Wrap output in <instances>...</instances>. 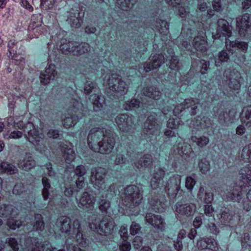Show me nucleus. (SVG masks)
<instances>
[{
  "mask_svg": "<svg viewBox=\"0 0 251 251\" xmlns=\"http://www.w3.org/2000/svg\"><path fill=\"white\" fill-rule=\"evenodd\" d=\"M21 5L27 11V14H36L35 13H33L34 11L33 7L26 0H21Z\"/></svg>",
  "mask_w": 251,
  "mask_h": 251,
  "instance_id": "a878e982",
  "label": "nucleus"
},
{
  "mask_svg": "<svg viewBox=\"0 0 251 251\" xmlns=\"http://www.w3.org/2000/svg\"><path fill=\"white\" fill-rule=\"evenodd\" d=\"M110 207V203L105 201H101L99 206L100 210L103 212H106Z\"/></svg>",
  "mask_w": 251,
  "mask_h": 251,
  "instance_id": "4c0bfd02",
  "label": "nucleus"
},
{
  "mask_svg": "<svg viewBox=\"0 0 251 251\" xmlns=\"http://www.w3.org/2000/svg\"><path fill=\"white\" fill-rule=\"evenodd\" d=\"M212 5L213 9L216 11L219 12L222 9L221 0H213Z\"/></svg>",
  "mask_w": 251,
  "mask_h": 251,
  "instance_id": "c9c22d12",
  "label": "nucleus"
},
{
  "mask_svg": "<svg viewBox=\"0 0 251 251\" xmlns=\"http://www.w3.org/2000/svg\"><path fill=\"white\" fill-rule=\"evenodd\" d=\"M33 227L37 231H42L44 229L45 224L41 215L39 214L35 215V222Z\"/></svg>",
  "mask_w": 251,
  "mask_h": 251,
  "instance_id": "6ab92c4d",
  "label": "nucleus"
},
{
  "mask_svg": "<svg viewBox=\"0 0 251 251\" xmlns=\"http://www.w3.org/2000/svg\"><path fill=\"white\" fill-rule=\"evenodd\" d=\"M231 34V27L227 22L221 19L218 21V27L217 29V37H220L222 35L230 36Z\"/></svg>",
  "mask_w": 251,
  "mask_h": 251,
  "instance_id": "0eeeda50",
  "label": "nucleus"
},
{
  "mask_svg": "<svg viewBox=\"0 0 251 251\" xmlns=\"http://www.w3.org/2000/svg\"><path fill=\"white\" fill-rule=\"evenodd\" d=\"M196 184L195 179L191 176H188L186 179L185 186L187 189L192 190Z\"/></svg>",
  "mask_w": 251,
  "mask_h": 251,
  "instance_id": "c756f323",
  "label": "nucleus"
},
{
  "mask_svg": "<svg viewBox=\"0 0 251 251\" xmlns=\"http://www.w3.org/2000/svg\"><path fill=\"white\" fill-rule=\"evenodd\" d=\"M141 226L139 224L133 222L130 227V232L132 235L138 234L141 230Z\"/></svg>",
  "mask_w": 251,
  "mask_h": 251,
  "instance_id": "bb28decb",
  "label": "nucleus"
},
{
  "mask_svg": "<svg viewBox=\"0 0 251 251\" xmlns=\"http://www.w3.org/2000/svg\"><path fill=\"white\" fill-rule=\"evenodd\" d=\"M0 168L3 172L8 173L10 175L15 174L18 171V170L15 166L5 162H3L1 163Z\"/></svg>",
  "mask_w": 251,
  "mask_h": 251,
  "instance_id": "412c9836",
  "label": "nucleus"
},
{
  "mask_svg": "<svg viewBox=\"0 0 251 251\" xmlns=\"http://www.w3.org/2000/svg\"><path fill=\"white\" fill-rule=\"evenodd\" d=\"M146 220L154 227L161 230L164 229L163 221L159 216L148 214L146 215Z\"/></svg>",
  "mask_w": 251,
  "mask_h": 251,
  "instance_id": "6e6552de",
  "label": "nucleus"
},
{
  "mask_svg": "<svg viewBox=\"0 0 251 251\" xmlns=\"http://www.w3.org/2000/svg\"><path fill=\"white\" fill-rule=\"evenodd\" d=\"M76 123V121L72 117H68L63 121V126L66 128H70L74 126Z\"/></svg>",
  "mask_w": 251,
  "mask_h": 251,
  "instance_id": "cd10ccee",
  "label": "nucleus"
},
{
  "mask_svg": "<svg viewBox=\"0 0 251 251\" xmlns=\"http://www.w3.org/2000/svg\"><path fill=\"white\" fill-rule=\"evenodd\" d=\"M175 248L178 251H181L182 249V243L181 241H176V242L175 244Z\"/></svg>",
  "mask_w": 251,
  "mask_h": 251,
  "instance_id": "052dcab7",
  "label": "nucleus"
},
{
  "mask_svg": "<svg viewBox=\"0 0 251 251\" xmlns=\"http://www.w3.org/2000/svg\"><path fill=\"white\" fill-rule=\"evenodd\" d=\"M160 181H159V180H157V179L153 178L151 179V186L152 187V188L153 189L157 188L159 186Z\"/></svg>",
  "mask_w": 251,
  "mask_h": 251,
  "instance_id": "8fccbe9b",
  "label": "nucleus"
},
{
  "mask_svg": "<svg viewBox=\"0 0 251 251\" xmlns=\"http://www.w3.org/2000/svg\"><path fill=\"white\" fill-rule=\"evenodd\" d=\"M24 191V186L22 184H17L13 188V192L16 195H20Z\"/></svg>",
  "mask_w": 251,
  "mask_h": 251,
  "instance_id": "e433bc0d",
  "label": "nucleus"
},
{
  "mask_svg": "<svg viewBox=\"0 0 251 251\" xmlns=\"http://www.w3.org/2000/svg\"><path fill=\"white\" fill-rule=\"evenodd\" d=\"M164 172L161 169H158L154 174V178L161 181L164 176Z\"/></svg>",
  "mask_w": 251,
  "mask_h": 251,
  "instance_id": "72a5a7b5",
  "label": "nucleus"
},
{
  "mask_svg": "<svg viewBox=\"0 0 251 251\" xmlns=\"http://www.w3.org/2000/svg\"><path fill=\"white\" fill-rule=\"evenodd\" d=\"M90 50V46L88 43H81L78 45H76V48L74 54L76 55H81L88 53Z\"/></svg>",
  "mask_w": 251,
  "mask_h": 251,
  "instance_id": "a211bd4d",
  "label": "nucleus"
},
{
  "mask_svg": "<svg viewBox=\"0 0 251 251\" xmlns=\"http://www.w3.org/2000/svg\"><path fill=\"white\" fill-rule=\"evenodd\" d=\"M245 117L249 122H251V106L248 107L245 110Z\"/></svg>",
  "mask_w": 251,
  "mask_h": 251,
  "instance_id": "a18cd8bd",
  "label": "nucleus"
},
{
  "mask_svg": "<svg viewBox=\"0 0 251 251\" xmlns=\"http://www.w3.org/2000/svg\"><path fill=\"white\" fill-rule=\"evenodd\" d=\"M207 8V3L205 2H201L198 4V9L201 11H205Z\"/></svg>",
  "mask_w": 251,
  "mask_h": 251,
  "instance_id": "3c124183",
  "label": "nucleus"
},
{
  "mask_svg": "<svg viewBox=\"0 0 251 251\" xmlns=\"http://www.w3.org/2000/svg\"><path fill=\"white\" fill-rule=\"evenodd\" d=\"M219 59L222 62H226L228 59V57L227 56V54L226 52L222 51H221L219 55Z\"/></svg>",
  "mask_w": 251,
  "mask_h": 251,
  "instance_id": "de8ad7c7",
  "label": "nucleus"
},
{
  "mask_svg": "<svg viewBox=\"0 0 251 251\" xmlns=\"http://www.w3.org/2000/svg\"><path fill=\"white\" fill-rule=\"evenodd\" d=\"M126 116L124 115H122L121 116L118 117L117 119V123L118 124L119 127L122 129H124V126H122V120H123L124 122H125Z\"/></svg>",
  "mask_w": 251,
  "mask_h": 251,
  "instance_id": "603ef678",
  "label": "nucleus"
},
{
  "mask_svg": "<svg viewBox=\"0 0 251 251\" xmlns=\"http://www.w3.org/2000/svg\"><path fill=\"white\" fill-rule=\"evenodd\" d=\"M105 176V170L103 168H99L96 171L95 175V184L97 185H102L104 182Z\"/></svg>",
  "mask_w": 251,
  "mask_h": 251,
  "instance_id": "dca6fc26",
  "label": "nucleus"
},
{
  "mask_svg": "<svg viewBox=\"0 0 251 251\" xmlns=\"http://www.w3.org/2000/svg\"><path fill=\"white\" fill-rule=\"evenodd\" d=\"M164 57L162 54H155L153 56L151 65L147 63L144 66V70L148 72L151 70L159 67L164 62Z\"/></svg>",
  "mask_w": 251,
  "mask_h": 251,
  "instance_id": "1a4fd4ad",
  "label": "nucleus"
},
{
  "mask_svg": "<svg viewBox=\"0 0 251 251\" xmlns=\"http://www.w3.org/2000/svg\"><path fill=\"white\" fill-rule=\"evenodd\" d=\"M60 48L64 54H67L70 53L74 54L76 48V44L71 42L64 43L60 46Z\"/></svg>",
  "mask_w": 251,
  "mask_h": 251,
  "instance_id": "4468645a",
  "label": "nucleus"
},
{
  "mask_svg": "<svg viewBox=\"0 0 251 251\" xmlns=\"http://www.w3.org/2000/svg\"><path fill=\"white\" fill-rule=\"evenodd\" d=\"M96 30L95 27L87 26L85 28V31L87 34L94 33Z\"/></svg>",
  "mask_w": 251,
  "mask_h": 251,
  "instance_id": "69168bd1",
  "label": "nucleus"
},
{
  "mask_svg": "<svg viewBox=\"0 0 251 251\" xmlns=\"http://www.w3.org/2000/svg\"><path fill=\"white\" fill-rule=\"evenodd\" d=\"M209 143V139L206 137H201L197 139V145L201 147H203L207 145Z\"/></svg>",
  "mask_w": 251,
  "mask_h": 251,
  "instance_id": "7c9ffc66",
  "label": "nucleus"
},
{
  "mask_svg": "<svg viewBox=\"0 0 251 251\" xmlns=\"http://www.w3.org/2000/svg\"><path fill=\"white\" fill-rule=\"evenodd\" d=\"M199 167L202 173H205L209 169V165L208 163H206L203 161H201L199 163Z\"/></svg>",
  "mask_w": 251,
  "mask_h": 251,
  "instance_id": "ea45409f",
  "label": "nucleus"
},
{
  "mask_svg": "<svg viewBox=\"0 0 251 251\" xmlns=\"http://www.w3.org/2000/svg\"><path fill=\"white\" fill-rule=\"evenodd\" d=\"M143 243V239L140 236H136L133 241L134 247L137 249H139Z\"/></svg>",
  "mask_w": 251,
  "mask_h": 251,
  "instance_id": "473e14b6",
  "label": "nucleus"
},
{
  "mask_svg": "<svg viewBox=\"0 0 251 251\" xmlns=\"http://www.w3.org/2000/svg\"><path fill=\"white\" fill-rule=\"evenodd\" d=\"M22 164V167L25 170L32 169L35 166V161L31 156L26 155L24 157Z\"/></svg>",
  "mask_w": 251,
  "mask_h": 251,
  "instance_id": "aec40b11",
  "label": "nucleus"
},
{
  "mask_svg": "<svg viewBox=\"0 0 251 251\" xmlns=\"http://www.w3.org/2000/svg\"><path fill=\"white\" fill-rule=\"evenodd\" d=\"M237 47L238 48H239L240 49L243 50H246L248 48V45L247 43H245V42H241V43H239L238 44H237Z\"/></svg>",
  "mask_w": 251,
  "mask_h": 251,
  "instance_id": "680f3d73",
  "label": "nucleus"
},
{
  "mask_svg": "<svg viewBox=\"0 0 251 251\" xmlns=\"http://www.w3.org/2000/svg\"><path fill=\"white\" fill-rule=\"evenodd\" d=\"M213 212V208L211 205H206L204 208V213L207 215H211Z\"/></svg>",
  "mask_w": 251,
  "mask_h": 251,
  "instance_id": "6e6d98bb",
  "label": "nucleus"
},
{
  "mask_svg": "<svg viewBox=\"0 0 251 251\" xmlns=\"http://www.w3.org/2000/svg\"><path fill=\"white\" fill-rule=\"evenodd\" d=\"M207 249L217 251L219 250L218 243L215 240H208Z\"/></svg>",
  "mask_w": 251,
  "mask_h": 251,
  "instance_id": "c85d7f7f",
  "label": "nucleus"
},
{
  "mask_svg": "<svg viewBox=\"0 0 251 251\" xmlns=\"http://www.w3.org/2000/svg\"><path fill=\"white\" fill-rule=\"evenodd\" d=\"M242 157L246 161L251 162V144L243 150Z\"/></svg>",
  "mask_w": 251,
  "mask_h": 251,
  "instance_id": "393cba45",
  "label": "nucleus"
},
{
  "mask_svg": "<svg viewBox=\"0 0 251 251\" xmlns=\"http://www.w3.org/2000/svg\"><path fill=\"white\" fill-rule=\"evenodd\" d=\"M126 199L133 205H138L141 201L142 196L138 188L134 186H128L126 189Z\"/></svg>",
  "mask_w": 251,
  "mask_h": 251,
  "instance_id": "f257e3e1",
  "label": "nucleus"
},
{
  "mask_svg": "<svg viewBox=\"0 0 251 251\" xmlns=\"http://www.w3.org/2000/svg\"><path fill=\"white\" fill-rule=\"evenodd\" d=\"M63 157L67 163L73 162L75 158V151L71 148L67 147H63Z\"/></svg>",
  "mask_w": 251,
  "mask_h": 251,
  "instance_id": "ddd939ff",
  "label": "nucleus"
},
{
  "mask_svg": "<svg viewBox=\"0 0 251 251\" xmlns=\"http://www.w3.org/2000/svg\"><path fill=\"white\" fill-rule=\"evenodd\" d=\"M138 0H124L120 4L121 8L124 11H128L137 2Z\"/></svg>",
  "mask_w": 251,
  "mask_h": 251,
  "instance_id": "5701e85b",
  "label": "nucleus"
},
{
  "mask_svg": "<svg viewBox=\"0 0 251 251\" xmlns=\"http://www.w3.org/2000/svg\"><path fill=\"white\" fill-rule=\"evenodd\" d=\"M23 136V133L18 130H15L11 132L9 135V138L13 139H19Z\"/></svg>",
  "mask_w": 251,
  "mask_h": 251,
  "instance_id": "f704fd0d",
  "label": "nucleus"
},
{
  "mask_svg": "<svg viewBox=\"0 0 251 251\" xmlns=\"http://www.w3.org/2000/svg\"><path fill=\"white\" fill-rule=\"evenodd\" d=\"M242 177L247 183H251V171L248 170L245 173H242Z\"/></svg>",
  "mask_w": 251,
  "mask_h": 251,
  "instance_id": "2f4dec72",
  "label": "nucleus"
},
{
  "mask_svg": "<svg viewBox=\"0 0 251 251\" xmlns=\"http://www.w3.org/2000/svg\"><path fill=\"white\" fill-rule=\"evenodd\" d=\"M249 17H242V18L237 21V25L239 27V32L241 35H245L247 28L250 26L248 24Z\"/></svg>",
  "mask_w": 251,
  "mask_h": 251,
  "instance_id": "f3484780",
  "label": "nucleus"
},
{
  "mask_svg": "<svg viewBox=\"0 0 251 251\" xmlns=\"http://www.w3.org/2000/svg\"><path fill=\"white\" fill-rule=\"evenodd\" d=\"M176 210L180 214L190 216L194 213L196 206L194 204L177 203L176 205Z\"/></svg>",
  "mask_w": 251,
  "mask_h": 251,
  "instance_id": "39448f33",
  "label": "nucleus"
},
{
  "mask_svg": "<svg viewBox=\"0 0 251 251\" xmlns=\"http://www.w3.org/2000/svg\"><path fill=\"white\" fill-rule=\"evenodd\" d=\"M166 3L170 6H176L181 4V0H165Z\"/></svg>",
  "mask_w": 251,
  "mask_h": 251,
  "instance_id": "49530a36",
  "label": "nucleus"
},
{
  "mask_svg": "<svg viewBox=\"0 0 251 251\" xmlns=\"http://www.w3.org/2000/svg\"><path fill=\"white\" fill-rule=\"evenodd\" d=\"M76 184L78 189H82L83 187L84 184L83 178H78L76 181Z\"/></svg>",
  "mask_w": 251,
  "mask_h": 251,
  "instance_id": "bf43d9fd",
  "label": "nucleus"
},
{
  "mask_svg": "<svg viewBox=\"0 0 251 251\" xmlns=\"http://www.w3.org/2000/svg\"><path fill=\"white\" fill-rule=\"evenodd\" d=\"M115 145L113 138L111 137H104L102 141L98 143V147L94 148L95 151H100L101 153L110 152Z\"/></svg>",
  "mask_w": 251,
  "mask_h": 251,
  "instance_id": "f03ea898",
  "label": "nucleus"
},
{
  "mask_svg": "<svg viewBox=\"0 0 251 251\" xmlns=\"http://www.w3.org/2000/svg\"><path fill=\"white\" fill-rule=\"evenodd\" d=\"M7 224L9 228L13 230L20 227L22 225L21 222L19 221H16L14 223L13 221H9Z\"/></svg>",
  "mask_w": 251,
  "mask_h": 251,
  "instance_id": "58836bf2",
  "label": "nucleus"
},
{
  "mask_svg": "<svg viewBox=\"0 0 251 251\" xmlns=\"http://www.w3.org/2000/svg\"><path fill=\"white\" fill-rule=\"evenodd\" d=\"M110 88L111 90H114L122 95L125 94L127 91L126 83L120 79L116 84L110 86Z\"/></svg>",
  "mask_w": 251,
  "mask_h": 251,
  "instance_id": "2eb2a0df",
  "label": "nucleus"
},
{
  "mask_svg": "<svg viewBox=\"0 0 251 251\" xmlns=\"http://www.w3.org/2000/svg\"><path fill=\"white\" fill-rule=\"evenodd\" d=\"M42 183L44 185V189H50V185L49 182V180L47 177H44L42 178Z\"/></svg>",
  "mask_w": 251,
  "mask_h": 251,
  "instance_id": "864d4df0",
  "label": "nucleus"
},
{
  "mask_svg": "<svg viewBox=\"0 0 251 251\" xmlns=\"http://www.w3.org/2000/svg\"><path fill=\"white\" fill-rule=\"evenodd\" d=\"M115 223L112 219H103L100 224L99 229L101 234H109L112 232Z\"/></svg>",
  "mask_w": 251,
  "mask_h": 251,
  "instance_id": "423d86ee",
  "label": "nucleus"
},
{
  "mask_svg": "<svg viewBox=\"0 0 251 251\" xmlns=\"http://www.w3.org/2000/svg\"><path fill=\"white\" fill-rule=\"evenodd\" d=\"M49 189H43L42 191V195L45 200H47L49 197Z\"/></svg>",
  "mask_w": 251,
  "mask_h": 251,
  "instance_id": "0e129e2a",
  "label": "nucleus"
},
{
  "mask_svg": "<svg viewBox=\"0 0 251 251\" xmlns=\"http://www.w3.org/2000/svg\"><path fill=\"white\" fill-rule=\"evenodd\" d=\"M104 136L103 131L99 128H94L92 129L88 136V145L94 150L95 146H98V141Z\"/></svg>",
  "mask_w": 251,
  "mask_h": 251,
  "instance_id": "20e7f679",
  "label": "nucleus"
},
{
  "mask_svg": "<svg viewBox=\"0 0 251 251\" xmlns=\"http://www.w3.org/2000/svg\"><path fill=\"white\" fill-rule=\"evenodd\" d=\"M251 6V0H245L242 2V7L244 9H247Z\"/></svg>",
  "mask_w": 251,
  "mask_h": 251,
  "instance_id": "4d7b16f0",
  "label": "nucleus"
},
{
  "mask_svg": "<svg viewBox=\"0 0 251 251\" xmlns=\"http://www.w3.org/2000/svg\"><path fill=\"white\" fill-rule=\"evenodd\" d=\"M48 136L50 138L56 139L59 137V132L57 130L51 129L48 133Z\"/></svg>",
  "mask_w": 251,
  "mask_h": 251,
  "instance_id": "c03bdc74",
  "label": "nucleus"
},
{
  "mask_svg": "<svg viewBox=\"0 0 251 251\" xmlns=\"http://www.w3.org/2000/svg\"><path fill=\"white\" fill-rule=\"evenodd\" d=\"M56 0H40V8L44 11H48L54 7Z\"/></svg>",
  "mask_w": 251,
  "mask_h": 251,
  "instance_id": "4be33fe9",
  "label": "nucleus"
},
{
  "mask_svg": "<svg viewBox=\"0 0 251 251\" xmlns=\"http://www.w3.org/2000/svg\"><path fill=\"white\" fill-rule=\"evenodd\" d=\"M54 70L50 66L46 69L44 74H42L40 76L41 82L44 84H47L50 83L51 79L54 77L53 72Z\"/></svg>",
  "mask_w": 251,
  "mask_h": 251,
  "instance_id": "f8f14e48",
  "label": "nucleus"
},
{
  "mask_svg": "<svg viewBox=\"0 0 251 251\" xmlns=\"http://www.w3.org/2000/svg\"><path fill=\"white\" fill-rule=\"evenodd\" d=\"M75 19L73 20L72 25L75 27H79L80 25V22L78 17H74Z\"/></svg>",
  "mask_w": 251,
  "mask_h": 251,
  "instance_id": "5fc2aeb1",
  "label": "nucleus"
},
{
  "mask_svg": "<svg viewBox=\"0 0 251 251\" xmlns=\"http://www.w3.org/2000/svg\"><path fill=\"white\" fill-rule=\"evenodd\" d=\"M125 162L124 158L123 156H119L116 158L115 160V163L117 164H120L124 163Z\"/></svg>",
  "mask_w": 251,
  "mask_h": 251,
  "instance_id": "338daca9",
  "label": "nucleus"
},
{
  "mask_svg": "<svg viewBox=\"0 0 251 251\" xmlns=\"http://www.w3.org/2000/svg\"><path fill=\"white\" fill-rule=\"evenodd\" d=\"M9 243L15 251H18V243L16 240L14 238H10L9 240Z\"/></svg>",
  "mask_w": 251,
  "mask_h": 251,
  "instance_id": "09e8293b",
  "label": "nucleus"
},
{
  "mask_svg": "<svg viewBox=\"0 0 251 251\" xmlns=\"http://www.w3.org/2000/svg\"><path fill=\"white\" fill-rule=\"evenodd\" d=\"M58 227L62 233H67L71 228V220L67 217H63L58 223Z\"/></svg>",
  "mask_w": 251,
  "mask_h": 251,
  "instance_id": "9b49d317",
  "label": "nucleus"
},
{
  "mask_svg": "<svg viewBox=\"0 0 251 251\" xmlns=\"http://www.w3.org/2000/svg\"><path fill=\"white\" fill-rule=\"evenodd\" d=\"M95 199L87 192L83 193L79 200V206L88 211H92L94 208Z\"/></svg>",
  "mask_w": 251,
  "mask_h": 251,
  "instance_id": "7ed1b4c3",
  "label": "nucleus"
},
{
  "mask_svg": "<svg viewBox=\"0 0 251 251\" xmlns=\"http://www.w3.org/2000/svg\"><path fill=\"white\" fill-rule=\"evenodd\" d=\"M208 240L201 239L199 240L197 243V246L199 249L203 250L207 249Z\"/></svg>",
  "mask_w": 251,
  "mask_h": 251,
  "instance_id": "a19ab883",
  "label": "nucleus"
},
{
  "mask_svg": "<svg viewBox=\"0 0 251 251\" xmlns=\"http://www.w3.org/2000/svg\"><path fill=\"white\" fill-rule=\"evenodd\" d=\"M75 174L77 176H82L84 175L85 173V169L83 166H78L77 167L75 170Z\"/></svg>",
  "mask_w": 251,
  "mask_h": 251,
  "instance_id": "37998d69",
  "label": "nucleus"
},
{
  "mask_svg": "<svg viewBox=\"0 0 251 251\" xmlns=\"http://www.w3.org/2000/svg\"><path fill=\"white\" fill-rule=\"evenodd\" d=\"M201 223V219L199 217H197L195 218L194 221V225L195 226L199 227Z\"/></svg>",
  "mask_w": 251,
  "mask_h": 251,
  "instance_id": "774afa93",
  "label": "nucleus"
},
{
  "mask_svg": "<svg viewBox=\"0 0 251 251\" xmlns=\"http://www.w3.org/2000/svg\"><path fill=\"white\" fill-rule=\"evenodd\" d=\"M131 249V246L129 242L123 243L120 246V251H130Z\"/></svg>",
  "mask_w": 251,
  "mask_h": 251,
  "instance_id": "79ce46f5",
  "label": "nucleus"
},
{
  "mask_svg": "<svg viewBox=\"0 0 251 251\" xmlns=\"http://www.w3.org/2000/svg\"><path fill=\"white\" fill-rule=\"evenodd\" d=\"M241 78V75L238 72L233 73L231 74L228 83L230 88L234 90H239L241 87L240 81Z\"/></svg>",
  "mask_w": 251,
  "mask_h": 251,
  "instance_id": "9d476101",
  "label": "nucleus"
},
{
  "mask_svg": "<svg viewBox=\"0 0 251 251\" xmlns=\"http://www.w3.org/2000/svg\"><path fill=\"white\" fill-rule=\"evenodd\" d=\"M206 41L204 39L195 38L194 46L197 50L204 51L206 50Z\"/></svg>",
  "mask_w": 251,
  "mask_h": 251,
  "instance_id": "b1692460",
  "label": "nucleus"
},
{
  "mask_svg": "<svg viewBox=\"0 0 251 251\" xmlns=\"http://www.w3.org/2000/svg\"><path fill=\"white\" fill-rule=\"evenodd\" d=\"M197 235V231L195 229H192L188 234V237L191 239H194Z\"/></svg>",
  "mask_w": 251,
  "mask_h": 251,
  "instance_id": "e2e57ef3",
  "label": "nucleus"
},
{
  "mask_svg": "<svg viewBox=\"0 0 251 251\" xmlns=\"http://www.w3.org/2000/svg\"><path fill=\"white\" fill-rule=\"evenodd\" d=\"M186 234V232L184 230H181L177 236V241H181L183 238L185 237Z\"/></svg>",
  "mask_w": 251,
  "mask_h": 251,
  "instance_id": "13d9d810",
  "label": "nucleus"
}]
</instances>
